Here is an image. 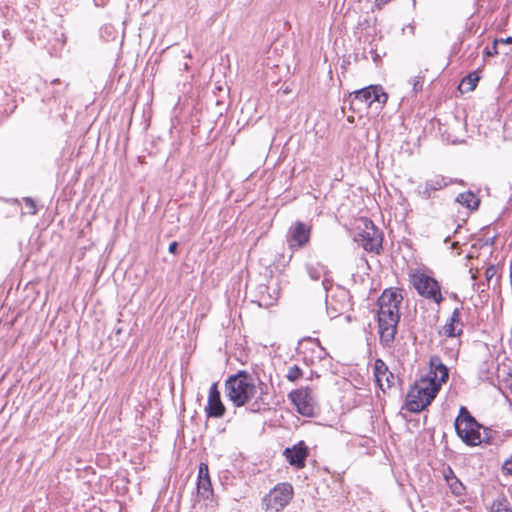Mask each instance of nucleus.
<instances>
[{
  "label": "nucleus",
  "instance_id": "1",
  "mask_svg": "<svg viewBox=\"0 0 512 512\" xmlns=\"http://www.w3.org/2000/svg\"><path fill=\"white\" fill-rule=\"evenodd\" d=\"M225 391L228 399L235 407L250 404L248 411L260 413L271 409L268 401V385L258 374L247 370H239L225 380Z\"/></svg>",
  "mask_w": 512,
  "mask_h": 512
},
{
  "label": "nucleus",
  "instance_id": "2",
  "mask_svg": "<svg viewBox=\"0 0 512 512\" xmlns=\"http://www.w3.org/2000/svg\"><path fill=\"white\" fill-rule=\"evenodd\" d=\"M454 428L459 439L469 447L495 443L497 431L478 422L466 406H460Z\"/></svg>",
  "mask_w": 512,
  "mask_h": 512
},
{
  "label": "nucleus",
  "instance_id": "3",
  "mask_svg": "<svg viewBox=\"0 0 512 512\" xmlns=\"http://www.w3.org/2000/svg\"><path fill=\"white\" fill-rule=\"evenodd\" d=\"M388 100V94L381 85H369L353 91L349 94V108L353 112L360 113L368 109L372 103L378 102L385 104ZM347 100H345V103Z\"/></svg>",
  "mask_w": 512,
  "mask_h": 512
},
{
  "label": "nucleus",
  "instance_id": "4",
  "mask_svg": "<svg viewBox=\"0 0 512 512\" xmlns=\"http://www.w3.org/2000/svg\"><path fill=\"white\" fill-rule=\"evenodd\" d=\"M293 496L292 484L288 482L278 483L262 498L264 512L282 511L293 499Z\"/></svg>",
  "mask_w": 512,
  "mask_h": 512
},
{
  "label": "nucleus",
  "instance_id": "5",
  "mask_svg": "<svg viewBox=\"0 0 512 512\" xmlns=\"http://www.w3.org/2000/svg\"><path fill=\"white\" fill-rule=\"evenodd\" d=\"M364 229L355 236L365 251L380 254L383 246V231L379 229L370 218L363 219Z\"/></svg>",
  "mask_w": 512,
  "mask_h": 512
},
{
  "label": "nucleus",
  "instance_id": "6",
  "mask_svg": "<svg viewBox=\"0 0 512 512\" xmlns=\"http://www.w3.org/2000/svg\"><path fill=\"white\" fill-rule=\"evenodd\" d=\"M411 283L417 293L427 299L441 304L444 297L441 294L440 283L432 276L417 272L411 275Z\"/></svg>",
  "mask_w": 512,
  "mask_h": 512
},
{
  "label": "nucleus",
  "instance_id": "7",
  "mask_svg": "<svg viewBox=\"0 0 512 512\" xmlns=\"http://www.w3.org/2000/svg\"><path fill=\"white\" fill-rule=\"evenodd\" d=\"M313 226L309 222L296 220L286 233V242L292 252L301 250L310 245Z\"/></svg>",
  "mask_w": 512,
  "mask_h": 512
},
{
  "label": "nucleus",
  "instance_id": "8",
  "mask_svg": "<svg viewBox=\"0 0 512 512\" xmlns=\"http://www.w3.org/2000/svg\"><path fill=\"white\" fill-rule=\"evenodd\" d=\"M288 399L294 405L295 410L304 417H315L317 401L313 390L309 386L294 389L289 392Z\"/></svg>",
  "mask_w": 512,
  "mask_h": 512
},
{
  "label": "nucleus",
  "instance_id": "9",
  "mask_svg": "<svg viewBox=\"0 0 512 512\" xmlns=\"http://www.w3.org/2000/svg\"><path fill=\"white\" fill-rule=\"evenodd\" d=\"M400 318L396 313H377L379 339L383 347L390 348L394 343Z\"/></svg>",
  "mask_w": 512,
  "mask_h": 512
},
{
  "label": "nucleus",
  "instance_id": "10",
  "mask_svg": "<svg viewBox=\"0 0 512 512\" xmlns=\"http://www.w3.org/2000/svg\"><path fill=\"white\" fill-rule=\"evenodd\" d=\"M455 183L465 185L463 180L452 179L443 175H435L433 178L427 179L424 184L418 185L415 192L422 199L428 200L434 197L435 192Z\"/></svg>",
  "mask_w": 512,
  "mask_h": 512
},
{
  "label": "nucleus",
  "instance_id": "11",
  "mask_svg": "<svg viewBox=\"0 0 512 512\" xmlns=\"http://www.w3.org/2000/svg\"><path fill=\"white\" fill-rule=\"evenodd\" d=\"M373 374L376 386L383 393H386L387 389H391L396 384L401 383L400 378L389 371L387 364L381 358L375 359Z\"/></svg>",
  "mask_w": 512,
  "mask_h": 512
},
{
  "label": "nucleus",
  "instance_id": "12",
  "mask_svg": "<svg viewBox=\"0 0 512 512\" xmlns=\"http://www.w3.org/2000/svg\"><path fill=\"white\" fill-rule=\"evenodd\" d=\"M403 301V296L397 288L385 289L377 300L378 311L377 313H396L400 314V305Z\"/></svg>",
  "mask_w": 512,
  "mask_h": 512
},
{
  "label": "nucleus",
  "instance_id": "13",
  "mask_svg": "<svg viewBox=\"0 0 512 512\" xmlns=\"http://www.w3.org/2000/svg\"><path fill=\"white\" fill-rule=\"evenodd\" d=\"M197 497L204 501H213L214 489L212 486L209 466L207 463L201 462L198 467L197 483H196Z\"/></svg>",
  "mask_w": 512,
  "mask_h": 512
},
{
  "label": "nucleus",
  "instance_id": "14",
  "mask_svg": "<svg viewBox=\"0 0 512 512\" xmlns=\"http://www.w3.org/2000/svg\"><path fill=\"white\" fill-rule=\"evenodd\" d=\"M204 411L207 418H222L226 413V407L221 400V393L217 382L212 383L209 388L208 400Z\"/></svg>",
  "mask_w": 512,
  "mask_h": 512
},
{
  "label": "nucleus",
  "instance_id": "15",
  "mask_svg": "<svg viewBox=\"0 0 512 512\" xmlns=\"http://www.w3.org/2000/svg\"><path fill=\"white\" fill-rule=\"evenodd\" d=\"M283 456L291 466L302 469L306 465V460L309 456V448L306 443L301 440L292 447L285 448Z\"/></svg>",
  "mask_w": 512,
  "mask_h": 512
},
{
  "label": "nucleus",
  "instance_id": "16",
  "mask_svg": "<svg viewBox=\"0 0 512 512\" xmlns=\"http://www.w3.org/2000/svg\"><path fill=\"white\" fill-rule=\"evenodd\" d=\"M39 108L40 112L52 120L65 122L68 99L42 100Z\"/></svg>",
  "mask_w": 512,
  "mask_h": 512
},
{
  "label": "nucleus",
  "instance_id": "17",
  "mask_svg": "<svg viewBox=\"0 0 512 512\" xmlns=\"http://www.w3.org/2000/svg\"><path fill=\"white\" fill-rule=\"evenodd\" d=\"M449 379V369L442 362L441 357L433 355L429 360V373L421 378L422 382H435L438 381L439 385L446 383Z\"/></svg>",
  "mask_w": 512,
  "mask_h": 512
},
{
  "label": "nucleus",
  "instance_id": "18",
  "mask_svg": "<svg viewBox=\"0 0 512 512\" xmlns=\"http://www.w3.org/2000/svg\"><path fill=\"white\" fill-rule=\"evenodd\" d=\"M252 294L254 297L252 302L261 308H269L278 300V291L273 290V292H270L269 286L265 283L256 285Z\"/></svg>",
  "mask_w": 512,
  "mask_h": 512
},
{
  "label": "nucleus",
  "instance_id": "19",
  "mask_svg": "<svg viewBox=\"0 0 512 512\" xmlns=\"http://www.w3.org/2000/svg\"><path fill=\"white\" fill-rule=\"evenodd\" d=\"M68 87L69 83L62 81L59 78L52 79L50 82L45 81L42 100L68 99Z\"/></svg>",
  "mask_w": 512,
  "mask_h": 512
},
{
  "label": "nucleus",
  "instance_id": "20",
  "mask_svg": "<svg viewBox=\"0 0 512 512\" xmlns=\"http://www.w3.org/2000/svg\"><path fill=\"white\" fill-rule=\"evenodd\" d=\"M404 407L412 413H419L425 409V406L421 401L417 383L410 387L406 395Z\"/></svg>",
  "mask_w": 512,
  "mask_h": 512
},
{
  "label": "nucleus",
  "instance_id": "21",
  "mask_svg": "<svg viewBox=\"0 0 512 512\" xmlns=\"http://www.w3.org/2000/svg\"><path fill=\"white\" fill-rule=\"evenodd\" d=\"M320 340L318 338L304 337L298 342L297 354L303 355V360L308 364L310 355H312L316 348L319 347Z\"/></svg>",
  "mask_w": 512,
  "mask_h": 512
},
{
  "label": "nucleus",
  "instance_id": "22",
  "mask_svg": "<svg viewBox=\"0 0 512 512\" xmlns=\"http://www.w3.org/2000/svg\"><path fill=\"white\" fill-rule=\"evenodd\" d=\"M426 386H418V391L421 397V401L423 402L425 408L430 405L434 399L436 398L437 394L440 391L441 385H439L438 381L435 382H429L426 381Z\"/></svg>",
  "mask_w": 512,
  "mask_h": 512
},
{
  "label": "nucleus",
  "instance_id": "23",
  "mask_svg": "<svg viewBox=\"0 0 512 512\" xmlns=\"http://www.w3.org/2000/svg\"><path fill=\"white\" fill-rule=\"evenodd\" d=\"M455 202L467 208L469 212H475L479 209L481 199L471 190L462 192L457 195Z\"/></svg>",
  "mask_w": 512,
  "mask_h": 512
},
{
  "label": "nucleus",
  "instance_id": "24",
  "mask_svg": "<svg viewBox=\"0 0 512 512\" xmlns=\"http://www.w3.org/2000/svg\"><path fill=\"white\" fill-rule=\"evenodd\" d=\"M498 369V365L493 361H484L479 365L478 378L483 382L494 385V374Z\"/></svg>",
  "mask_w": 512,
  "mask_h": 512
},
{
  "label": "nucleus",
  "instance_id": "25",
  "mask_svg": "<svg viewBox=\"0 0 512 512\" xmlns=\"http://www.w3.org/2000/svg\"><path fill=\"white\" fill-rule=\"evenodd\" d=\"M490 512H512V502L501 492L496 499L493 500Z\"/></svg>",
  "mask_w": 512,
  "mask_h": 512
},
{
  "label": "nucleus",
  "instance_id": "26",
  "mask_svg": "<svg viewBox=\"0 0 512 512\" xmlns=\"http://www.w3.org/2000/svg\"><path fill=\"white\" fill-rule=\"evenodd\" d=\"M4 100L5 103L0 105V123L11 115L17 107L15 100L9 98L7 95L4 96Z\"/></svg>",
  "mask_w": 512,
  "mask_h": 512
},
{
  "label": "nucleus",
  "instance_id": "27",
  "mask_svg": "<svg viewBox=\"0 0 512 512\" xmlns=\"http://www.w3.org/2000/svg\"><path fill=\"white\" fill-rule=\"evenodd\" d=\"M479 80L480 76L478 75L477 71H473L462 79L459 87H465V92L473 91L476 88Z\"/></svg>",
  "mask_w": 512,
  "mask_h": 512
},
{
  "label": "nucleus",
  "instance_id": "28",
  "mask_svg": "<svg viewBox=\"0 0 512 512\" xmlns=\"http://www.w3.org/2000/svg\"><path fill=\"white\" fill-rule=\"evenodd\" d=\"M440 334H443L447 338L460 337L463 334V329H457V325L448 320L443 326Z\"/></svg>",
  "mask_w": 512,
  "mask_h": 512
},
{
  "label": "nucleus",
  "instance_id": "29",
  "mask_svg": "<svg viewBox=\"0 0 512 512\" xmlns=\"http://www.w3.org/2000/svg\"><path fill=\"white\" fill-rule=\"evenodd\" d=\"M307 273L310 276L312 280H319L321 277V274L327 275L329 273V270L325 265L318 264L317 266L313 265H307L306 266Z\"/></svg>",
  "mask_w": 512,
  "mask_h": 512
},
{
  "label": "nucleus",
  "instance_id": "30",
  "mask_svg": "<svg viewBox=\"0 0 512 512\" xmlns=\"http://www.w3.org/2000/svg\"><path fill=\"white\" fill-rule=\"evenodd\" d=\"M304 376V372L298 365H292L288 368L286 379L289 382L295 383Z\"/></svg>",
  "mask_w": 512,
  "mask_h": 512
},
{
  "label": "nucleus",
  "instance_id": "31",
  "mask_svg": "<svg viewBox=\"0 0 512 512\" xmlns=\"http://www.w3.org/2000/svg\"><path fill=\"white\" fill-rule=\"evenodd\" d=\"M447 485L455 496H462L466 493V487L458 478L451 480Z\"/></svg>",
  "mask_w": 512,
  "mask_h": 512
},
{
  "label": "nucleus",
  "instance_id": "32",
  "mask_svg": "<svg viewBox=\"0 0 512 512\" xmlns=\"http://www.w3.org/2000/svg\"><path fill=\"white\" fill-rule=\"evenodd\" d=\"M327 356H328L327 350L320 343L319 347L316 348L315 352L312 355H310L307 365L312 364L314 362V359H318L321 361V360L325 359Z\"/></svg>",
  "mask_w": 512,
  "mask_h": 512
},
{
  "label": "nucleus",
  "instance_id": "33",
  "mask_svg": "<svg viewBox=\"0 0 512 512\" xmlns=\"http://www.w3.org/2000/svg\"><path fill=\"white\" fill-rule=\"evenodd\" d=\"M449 321H451L452 323H454L455 325L457 326H460V328L463 329L464 327V322L462 321V318H461V311H460V308L456 307L450 318H449Z\"/></svg>",
  "mask_w": 512,
  "mask_h": 512
},
{
  "label": "nucleus",
  "instance_id": "34",
  "mask_svg": "<svg viewBox=\"0 0 512 512\" xmlns=\"http://www.w3.org/2000/svg\"><path fill=\"white\" fill-rule=\"evenodd\" d=\"M499 41H493L491 46H487L484 49V55L486 57H493L498 55L500 52L498 50Z\"/></svg>",
  "mask_w": 512,
  "mask_h": 512
},
{
  "label": "nucleus",
  "instance_id": "35",
  "mask_svg": "<svg viewBox=\"0 0 512 512\" xmlns=\"http://www.w3.org/2000/svg\"><path fill=\"white\" fill-rule=\"evenodd\" d=\"M497 273V270H496V266L494 264H490L486 270H485V278L487 280V288H489V284L491 282V280L493 279V277L496 275Z\"/></svg>",
  "mask_w": 512,
  "mask_h": 512
},
{
  "label": "nucleus",
  "instance_id": "36",
  "mask_svg": "<svg viewBox=\"0 0 512 512\" xmlns=\"http://www.w3.org/2000/svg\"><path fill=\"white\" fill-rule=\"evenodd\" d=\"M442 474H443V477H444V480L446 481V483H450L451 480H454L455 478H457L453 469L449 465H447L443 469Z\"/></svg>",
  "mask_w": 512,
  "mask_h": 512
},
{
  "label": "nucleus",
  "instance_id": "37",
  "mask_svg": "<svg viewBox=\"0 0 512 512\" xmlns=\"http://www.w3.org/2000/svg\"><path fill=\"white\" fill-rule=\"evenodd\" d=\"M423 83H424V76L418 75V76L414 77V79H413V91L415 93H418V92L422 91Z\"/></svg>",
  "mask_w": 512,
  "mask_h": 512
},
{
  "label": "nucleus",
  "instance_id": "38",
  "mask_svg": "<svg viewBox=\"0 0 512 512\" xmlns=\"http://www.w3.org/2000/svg\"><path fill=\"white\" fill-rule=\"evenodd\" d=\"M498 237V234L493 235L492 237H487L485 239H479V247L483 246H493L496 242V239Z\"/></svg>",
  "mask_w": 512,
  "mask_h": 512
},
{
  "label": "nucleus",
  "instance_id": "39",
  "mask_svg": "<svg viewBox=\"0 0 512 512\" xmlns=\"http://www.w3.org/2000/svg\"><path fill=\"white\" fill-rule=\"evenodd\" d=\"M502 473L505 475L512 476V454H511V457L503 463Z\"/></svg>",
  "mask_w": 512,
  "mask_h": 512
},
{
  "label": "nucleus",
  "instance_id": "40",
  "mask_svg": "<svg viewBox=\"0 0 512 512\" xmlns=\"http://www.w3.org/2000/svg\"><path fill=\"white\" fill-rule=\"evenodd\" d=\"M24 202H25V205L29 208V213L36 214L37 209H36V203H35L34 199H32L31 197H25Z\"/></svg>",
  "mask_w": 512,
  "mask_h": 512
},
{
  "label": "nucleus",
  "instance_id": "41",
  "mask_svg": "<svg viewBox=\"0 0 512 512\" xmlns=\"http://www.w3.org/2000/svg\"><path fill=\"white\" fill-rule=\"evenodd\" d=\"M178 247H179V244L177 241H173L169 244V247H168V252L170 254H173V255H178L179 251H178Z\"/></svg>",
  "mask_w": 512,
  "mask_h": 512
},
{
  "label": "nucleus",
  "instance_id": "42",
  "mask_svg": "<svg viewBox=\"0 0 512 512\" xmlns=\"http://www.w3.org/2000/svg\"><path fill=\"white\" fill-rule=\"evenodd\" d=\"M354 59H355V61H356V62H358L359 60H367V59H368V57H367V55H366V50H365V49H363V51H362L361 53L356 52V53L354 54Z\"/></svg>",
  "mask_w": 512,
  "mask_h": 512
},
{
  "label": "nucleus",
  "instance_id": "43",
  "mask_svg": "<svg viewBox=\"0 0 512 512\" xmlns=\"http://www.w3.org/2000/svg\"><path fill=\"white\" fill-rule=\"evenodd\" d=\"M391 1L392 0H375L374 5L378 10H381L386 4H388Z\"/></svg>",
  "mask_w": 512,
  "mask_h": 512
},
{
  "label": "nucleus",
  "instance_id": "44",
  "mask_svg": "<svg viewBox=\"0 0 512 512\" xmlns=\"http://www.w3.org/2000/svg\"><path fill=\"white\" fill-rule=\"evenodd\" d=\"M494 41H499V45L501 44H512V37L508 36L506 38H496Z\"/></svg>",
  "mask_w": 512,
  "mask_h": 512
},
{
  "label": "nucleus",
  "instance_id": "45",
  "mask_svg": "<svg viewBox=\"0 0 512 512\" xmlns=\"http://www.w3.org/2000/svg\"><path fill=\"white\" fill-rule=\"evenodd\" d=\"M322 285H323L324 289H325L326 291H328V290L332 287V285H333V280L328 279V278H325V279L322 281Z\"/></svg>",
  "mask_w": 512,
  "mask_h": 512
},
{
  "label": "nucleus",
  "instance_id": "46",
  "mask_svg": "<svg viewBox=\"0 0 512 512\" xmlns=\"http://www.w3.org/2000/svg\"><path fill=\"white\" fill-rule=\"evenodd\" d=\"M486 289H488V288L485 283L477 284V292L479 293L480 296H482V294L486 291Z\"/></svg>",
  "mask_w": 512,
  "mask_h": 512
},
{
  "label": "nucleus",
  "instance_id": "47",
  "mask_svg": "<svg viewBox=\"0 0 512 512\" xmlns=\"http://www.w3.org/2000/svg\"><path fill=\"white\" fill-rule=\"evenodd\" d=\"M110 0H94V4L97 7H105Z\"/></svg>",
  "mask_w": 512,
  "mask_h": 512
},
{
  "label": "nucleus",
  "instance_id": "48",
  "mask_svg": "<svg viewBox=\"0 0 512 512\" xmlns=\"http://www.w3.org/2000/svg\"><path fill=\"white\" fill-rule=\"evenodd\" d=\"M320 378V374L318 372L311 370L310 376L308 377L309 380L318 379Z\"/></svg>",
  "mask_w": 512,
  "mask_h": 512
},
{
  "label": "nucleus",
  "instance_id": "49",
  "mask_svg": "<svg viewBox=\"0 0 512 512\" xmlns=\"http://www.w3.org/2000/svg\"><path fill=\"white\" fill-rule=\"evenodd\" d=\"M370 53L372 54L373 61L377 62L380 58V56L377 54L376 50L371 48Z\"/></svg>",
  "mask_w": 512,
  "mask_h": 512
},
{
  "label": "nucleus",
  "instance_id": "50",
  "mask_svg": "<svg viewBox=\"0 0 512 512\" xmlns=\"http://www.w3.org/2000/svg\"><path fill=\"white\" fill-rule=\"evenodd\" d=\"M123 331H124V329L122 327H120V326L115 327L114 330H113V332H114V334L116 336L121 335L123 333Z\"/></svg>",
  "mask_w": 512,
  "mask_h": 512
},
{
  "label": "nucleus",
  "instance_id": "51",
  "mask_svg": "<svg viewBox=\"0 0 512 512\" xmlns=\"http://www.w3.org/2000/svg\"><path fill=\"white\" fill-rule=\"evenodd\" d=\"M370 19L366 18L363 22H360L359 25L362 27H369L370 26Z\"/></svg>",
  "mask_w": 512,
  "mask_h": 512
},
{
  "label": "nucleus",
  "instance_id": "52",
  "mask_svg": "<svg viewBox=\"0 0 512 512\" xmlns=\"http://www.w3.org/2000/svg\"><path fill=\"white\" fill-rule=\"evenodd\" d=\"M465 222H466V219H463V220H462V223H459V224L457 225V227H456V229H455V231H454V234H457V233L459 232L460 228L462 227L463 223H465Z\"/></svg>",
  "mask_w": 512,
  "mask_h": 512
},
{
  "label": "nucleus",
  "instance_id": "53",
  "mask_svg": "<svg viewBox=\"0 0 512 512\" xmlns=\"http://www.w3.org/2000/svg\"><path fill=\"white\" fill-rule=\"evenodd\" d=\"M451 298L455 301L461 302L459 296L456 293H451Z\"/></svg>",
  "mask_w": 512,
  "mask_h": 512
},
{
  "label": "nucleus",
  "instance_id": "54",
  "mask_svg": "<svg viewBox=\"0 0 512 512\" xmlns=\"http://www.w3.org/2000/svg\"><path fill=\"white\" fill-rule=\"evenodd\" d=\"M459 246V242H453L452 243V248H457Z\"/></svg>",
  "mask_w": 512,
  "mask_h": 512
},
{
  "label": "nucleus",
  "instance_id": "55",
  "mask_svg": "<svg viewBox=\"0 0 512 512\" xmlns=\"http://www.w3.org/2000/svg\"><path fill=\"white\" fill-rule=\"evenodd\" d=\"M509 389H510V392H511V394H512V379H511V382H510V384H509Z\"/></svg>",
  "mask_w": 512,
  "mask_h": 512
},
{
  "label": "nucleus",
  "instance_id": "56",
  "mask_svg": "<svg viewBox=\"0 0 512 512\" xmlns=\"http://www.w3.org/2000/svg\"><path fill=\"white\" fill-rule=\"evenodd\" d=\"M499 283H500V276H498L497 279H496V284L499 285Z\"/></svg>",
  "mask_w": 512,
  "mask_h": 512
},
{
  "label": "nucleus",
  "instance_id": "57",
  "mask_svg": "<svg viewBox=\"0 0 512 512\" xmlns=\"http://www.w3.org/2000/svg\"><path fill=\"white\" fill-rule=\"evenodd\" d=\"M488 229H489V226H486V227H483V228H482V231H486V230H488Z\"/></svg>",
  "mask_w": 512,
  "mask_h": 512
},
{
  "label": "nucleus",
  "instance_id": "58",
  "mask_svg": "<svg viewBox=\"0 0 512 512\" xmlns=\"http://www.w3.org/2000/svg\"><path fill=\"white\" fill-rule=\"evenodd\" d=\"M117 322H118V324H120L122 322V319L118 318Z\"/></svg>",
  "mask_w": 512,
  "mask_h": 512
},
{
  "label": "nucleus",
  "instance_id": "59",
  "mask_svg": "<svg viewBox=\"0 0 512 512\" xmlns=\"http://www.w3.org/2000/svg\"><path fill=\"white\" fill-rule=\"evenodd\" d=\"M503 54L508 55L509 51H503Z\"/></svg>",
  "mask_w": 512,
  "mask_h": 512
},
{
  "label": "nucleus",
  "instance_id": "60",
  "mask_svg": "<svg viewBox=\"0 0 512 512\" xmlns=\"http://www.w3.org/2000/svg\"><path fill=\"white\" fill-rule=\"evenodd\" d=\"M184 67H185V69L187 70V69H188V64H187V63H185Z\"/></svg>",
  "mask_w": 512,
  "mask_h": 512
}]
</instances>
